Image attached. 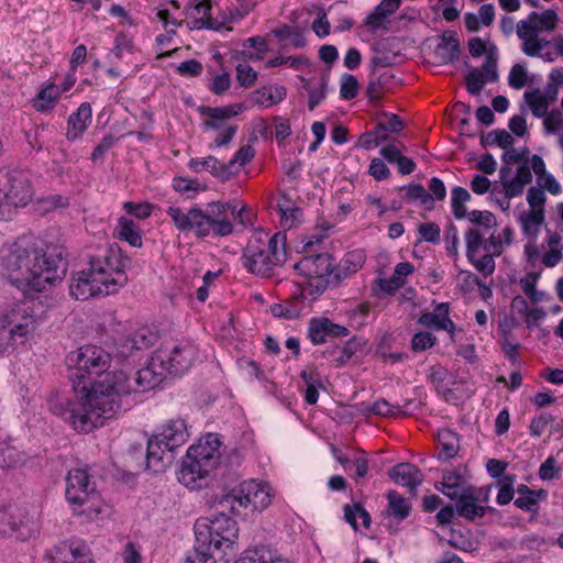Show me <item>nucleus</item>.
<instances>
[{
  "mask_svg": "<svg viewBox=\"0 0 563 563\" xmlns=\"http://www.w3.org/2000/svg\"><path fill=\"white\" fill-rule=\"evenodd\" d=\"M71 362L76 365L73 387L78 402L55 404L51 409L76 431L88 433L122 410L123 397L131 389L129 374L123 369L108 372L110 355L93 345L80 347Z\"/></svg>",
  "mask_w": 563,
  "mask_h": 563,
  "instance_id": "1",
  "label": "nucleus"
},
{
  "mask_svg": "<svg viewBox=\"0 0 563 563\" xmlns=\"http://www.w3.org/2000/svg\"><path fill=\"white\" fill-rule=\"evenodd\" d=\"M67 271L60 253L47 252L25 239L4 244L0 250V274L23 291H45L60 282Z\"/></svg>",
  "mask_w": 563,
  "mask_h": 563,
  "instance_id": "2",
  "label": "nucleus"
},
{
  "mask_svg": "<svg viewBox=\"0 0 563 563\" xmlns=\"http://www.w3.org/2000/svg\"><path fill=\"white\" fill-rule=\"evenodd\" d=\"M229 210L243 227L252 223V213L246 206L238 209L235 205L222 201H212L207 205L206 209L192 207L185 210L177 206H169L166 213L179 232H192L195 236L205 239L209 236L223 238L233 233V222L223 217Z\"/></svg>",
  "mask_w": 563,
  "mask_h": 563,
  "instance_id": "3",
  "label": "nucleus"
},
{
  "mask_svg": "<svg viewBox=\"0 0 563 563\" xmlns=\"http://www.w3.org/2000/svg\"><path fill=\"white\" fill-rule=\"evenodd\" d=\"M128 282L125 261L120 251L110 249L101 257L91 258L88 267L76 272L69 295L76 300L117 294Z\"/></svg>",
  "mask_w": 563,
  "mask_h": 563,
  "instance_id": "4",
  "label": "nucleus"
},
{
  "mask_svg": "<svg viewBox=\"0 0 563 563\" xmlns=\"http://www.w3.org/2000/svg\"><path fill=\"white\" fill-rule=\"evenodd\" d=\"M286 241L285 232H254L242 254L243 267L260 277L273 276L287 260Z\"/></svg>",
  "mask_w": 563,
  "mask_h": 563,
  "instance_id": "5",
  "label": "nucleus"
},
{
  "mask_svg": "<svg viewBox=\"0 0 563 563\" xmlns=\"http://www.w3.org/2000/svg\"><path fill=\"white\" fill-rule=\"evenodd\" d=\"M218 510L212 518L197 520L195 537L201 548H209L220 559V563H228L239 551V528L228 511Z\"/></svg>",
  "mask_w": 563,
  "mask_h": 563,
  "instance_id": "6",
  "label": "nucleus"
},
{
  "mask_svg": "<svg viewBox=\"0 0 563 563\" xmlns=\"http://www.w3.org/2000/svg\"><path fill=\"white\" fill-rule=\"evenodd\" d=\"M273 497V489L267 483L250 479L220 496L216 505L222 511L246 520L267 509Z\"/></svg>",
  "mask_w": 563,
  "mask_h": 563,
  "instance_id": "7",
  "label": "nucleus"
},
{
  "mask_svg": "<svg viewBox=\"0 0 563 563\" xmlns=\"http://www.w3.org/2000/svg\"><path fill=\"white\" fill-rule=\"evenodd\" d=\"M66 499L74 512L87 520L109 515L110 508L101 498L95 482L85 468H73L66 477Z\"/></svg>",
  "mask_w": 563,
  "mask_h": 563,
  "instance_id": "8",
  "label": "nucleus"
},
{
  "mask_svg": "<svg viewBox=\"0 0 563 563\" xmlns=\"http://www.w3.org/2000/svg\"><path fill=\"white\" fill-rule=\"evenodd\" d=\"M34 312L30 301L13 303L0 311V354L13 350L18 340L33 331Z\"/></svg>",
  "mask_w": 563,
  "mask_h": 563,
  "instance_id": "9",
  "label": "nucleus"
},
{
  "mask_svg": "<svg viewBox=\"0 0 563 563\" xmlns=\"http://www.w3.org/2000/svg\"><path fill=\"white\" fill-rule=\"evenodd\" d=\"M246 110L244 103H233L223 107H200L199 112L205 117L201 128L213 134L209 148L228 147L238 132V125L230 120Z\"/></svg>",
  "mask_w": 563,
  "mask_h": 563,
  "instance_id": "10",
  "label": "nucleus"
},
{
  "mask_svg": "<svg viewBox=\"0 0 563 563\" xmlns=\"http://www.w3.org/2000/svg\"><path fill=\"white\" fill-rule=\"evenodd\" d=\"M559 22V15L555 10L548 9L543 12H531L527 19L520 20L516 24V33L521 41V51L527 56L540 54L551 45V42L540 36L543 32L555 30Z\"/></svg>",
  "mask_w": 563,
  "mask_h": 563,
  "instance_id": "11",
  "label": "nucleus"
},
{
  "mask_svg": "<svg viewBox=\"0 0 563 563\" xmlns=\"http://www.w3.org/2000/svg\"><path fill=\"white\" fill-rule=\"evenodd\" d=\"M158 366L168 375H181L198 357L197 347L188 342H167L154 351Z\"/></svg>",
  "mask_w": 563,
  "mask_h": 563,
  "instance_id": "12",
  "label": "nucleus"
},
{
  "mask_svg": "<svg viewBox=\"0 0 563 563\" xmlns=\"http://www.w3.org/2000/svg\"><path fill=\"white\" fill-rule=\"evenodd\" d=\"M299 275L309 280V286L317 294L323 292L329 286H334V260L328 253L306 255L295 264Z\"/></svg>",
  "mask_w": 563,
  "mask_h": 563,
  "instance_id": "13",
  "label": "nucleus"
},
{
  "mask_svg": "<svg viewBox=\"0 0 563 563\" xmlns=\"http://www.w3.org/2000/svg\"><path fill=\"white\" fill-rule=\"evenodd\" d=\"M514 234V230L506 227L498 235L493 232L485 239L484 232H481L478 229H468L465 233L466 256L467 258H473V256H477L482 250L499 256L505 247L512 243Z\"/></svg>",
  "mask_w": 563,
  "mask_h": 563,
  "instance_id": "14",
  "label": "nucleus"
},
{
  "mask_svg": "<svg viewBox=\"0 0 563 563\" xmlns=\"http://www.w3.org/2000/svg\"><path fill=\"white\" fill-rule=\"evenodd\" d=\"M46 563H93L85 541L70 539L62 541L45 553Z\"/></svg>",
  "mask_w": 563,
  "mask_h": 563,
  "instance_id": "15",
  "label": "nucleus"
},
{
  "mask_svg": "<svg viewBox=\"0 0 563 563\" xmlns=\"http://www.w3.org/2000/svg\"><path fill=\"white\" fill-rule=\"evenodd\" d=\"M29 515L16 504L0 505V534L27 537L32 528Z\"/></svg>",
  "mask_w": 563,
  "mask_h": 563,
  "instance_id": "16",
  "label": "nucleus"
},
{
  "mask_svg": "<svg viewBox=\"0 0 563 563\" xmlns=\"http://www.w3.org/2000/svg\"><path fill=\"white\" fill-rule=\"evenodd\" d=\"M155 356L152 354L147 364L139 369L133 377L129 375L131 389L123 397V408L126 405V397L132 393H145L157 387L166 377L167 374L162 366H158Z\"/></svg>",
  "mask_w": 563,
  "mask_h": 563,
  "instance_id": "17",
  "label": "nucleus"
},
{
  "mask_svg": "<svg viewBox=\"0 0 563 563\" xmlns=\"http://www.w3.org/2000/svg\"><path fill=\"white\" fill-rule=\"evenodd\" d=\"M498 79L497 70V48H489L482 69H472L466 76V88L471 95H479L487 82H494Z\"/></svg>",
  "mask_w": 563,
  "mask_h": 563,
  "instance_id": "18",
  "label": "nucleus"
},
{
  "mask_svg": "<svg viewBox=\"0 0 563 563\" xmlns=\"http://www.w3.org/2000/svg\"><path fill=\"white\" fill-rule=\"evenodd\" d=\"M213 471L214 468L207 467L203 462L186 453L177 478L180 484L189 489H200L207 484V479Z\"/></svg>",
  "mask_w": 563,
  "mask_h": 563,
  "instance_id": "19",
  "label": "nucleus"
},
{
  "mask_svg": "<svg viewBox=\"0 0 563 563\" xmlns=\"http://www.w3.org/2000/svg\"><path fill=\"white\" fill-rule=\"evenodd\" d=\"M499 178L507 199L520 196L526 186L532 181V168L530 167L529 159L519 165L514 176L509 167H501Z\"/></svg>",
  "mask_w": 563,
  "mask_h": 563,
  "instance_id": "20",
  "label": "nucleus"
},
{
  "mask_svg": "<svg viewBox=\"0 0 563 563\" xmlns=\"http://www.w3.org/2000/svg\"><path fill=\"white\" fill-rule=\"evenodd\" d=\"M221 439L217 433H207L201 437L197 443L190 445L187 453L194 456V459L203 462L207 467H216L219 464L221 456Z\"/></svg>",
  "mask_w": 563,
  "mask_h": 563,
  "instance_id": "21",
  "label": "nucleus"
},
{
  "mask_svg": "<svg viewBox=\"0 0 563 563\" xmlns=\"http://www.w3.org/2000/svg\"><path fill=\"white\" fill-rule=\"evenodd\" d=\"M350 334L346 327L332 322L329 318H312L308 325V338L313 344H322L328 338H345Z\"/></svg>",
  "mask_w": 563,
  "mask_h": 563,
  "instance_id": "22",
  "label": "nucleus"
},
{
  "mask_svg": "<svg viewBox=\"0 0 563 563\" xmlns=\"http://www.w3.org/2000/svg\"><path fill=\"white\" fill-rule=\"evenodd\" d=\"M418 323L435 331H445L450 339L454 340L456 327L450 318V306L446 302H441L432 311L422 313Z\"/></svg>",
  "mask_w": 563,
  "mask_h": 563,
  "instance_id": "23",
  "label": "nucleus"
},
{
  "mask_svg": "<svg viewBox=\"0 0 563 563\" xmlns=\"http://www.w3.org/2000/svg\"><path fill=\"white\" fill-rule=\"evenodd\" d=\"M210 0H194L187 7V16L190 21V29L201 30H220L222 23L211 16Z\"/></svg>",
  "mask_w": 563,
  "mask_h": 563,
  "instance_id": "24",
  "label": "nucleus"
},
{
  "mask_svg": "<svg viewBox=\"0 0 563 563\" xmlns=\"http://www.w3.org/2000/svg\"><path fill=\"white\" fill-rule=\"evenodd\" d=\"M482 489L472 488L463 497L456 499L455 511L456 515L467 519L474 520L476 518H483L486 514L487 508L478 505V501H487L488 493H485L482 497Z\"/></svg>",
  "mask_w": 563,
  "mask_h": 563,
  "instance_id": "25",
  "label": "nucleus"
},
{
  "mask_svg": "<svg viewBox=\"0 0 563 563\" xmlns=\"http://www.w3.org/2000/svg\"><path fill=\"white\" fill-rule=\"evenodd\" d=\"M164 445L169 450H176L184 445L189 439V430L184 419H170L162 428V431L156 434Z\"/></svg>",
  "mask_w": 563,
  "mask_h": 563,
  "instance_id": "26",
  "label": "nucleus"
},
{
  "mask_svg": "<svg viewBox=\"0 0 563 563\" xmlns=\"http://www.w3.org/2000/svg\"><path fill=\"white\" fill-rule=\"evenodd\" d=\"M389 476L396 484L407 487L411 494H416L417 488L423 482L421 471L410 463L397 464L389 471Z\"/></svg>",
  "mask_w": 563,
  "mask_h": 563,
  "instance_id": "27",
  "label": "nucleus"
},
{
  "mask_svg": "<svg viewBox=\"0 0 563 563\" xmlns=\"http://www.w3.org/2000/svg\"><path fill=\"white\" fill-rule=\"evenodd\" d=\"M173 450L167 449L157 435L147 442L146 466L157 473L163 471L173 460Z\"/></svg>",
  "mask_w": 563,
  "mask_h": 563,
  "instance_id": "28",
  "label": "nucleus"
},
{
  "mask_svg": "<svg viewBox=\"0 0 563 563\" xmlns=\"http://www.w3.org/2000/svg\"><path fill=\"white\" fill-rule=\"evenodd\" d=\"M92 121V110L89 102H82L76 112L67 120L66 137L68 141H76L82 136Z\"/></svg>",
  "mask_w": 563,
  "mask_h": 563,
  "instance_id": "29",
  "label": "nucleus"
},
{
  "mask_svg": "<svg viewBox=\"0 0 563 563\" xmlns=\"http://www.w3.org/2000/svg\"><path fill=\"white\" fill-rule=\"evenodd\" d=\"M298 78L301 81L302 89L308 93V108L312 111L327 97L329 77L321 74L311 78L303 76H298Z\"/></svg>",
  "mask_w": 563,
  "mask_h": 563,
  "instance_id": "30",
  "label": "nucleus"
},
{
  "mask_svg": "<svg viewBox=\"0 0 563 563\" xmlns=\"http://www.w3.org/2000/svg\"><path fill=\"white\" fill-rule=\"evenodd\" d=\"M434 487L451 500L463 497L473 488L460 474L451 471L443 473L442 481L435 483Z\"/></svg>",
  "mask_w": 563,
  "mask_h": 563,
  "instance_id": "31",
  "label": "nucleus"
},
{
  "mask_svg": "<svg viewBox=\"0 0 563 563\" xmlns=\"http://www.w3.org/2000/svg\"><path fill=\"white\" fill-rule=\"evenodd\" d=\"M187 166L191 172L197 174L208 172L221 181L230 179V173L227 170L225 163H221L212 155L190 158Z\"/></svg>",
  "mask_w": 563,
  "mask_h": 563,
  "instance_id": "32",
  "label": "nucleus"
},
{
  "mask_svg": "<svg viewBox=\"0 0 563 563\" xmlns=\"http://www.w3.org/2000/svg\"><path fill=\"white\" fill-rule=\"evenodd\" d=\"M530 167L537 175L538 187L543 191L548 190L551 195L558 196L561 194L562 188L555 177L545 168L543 158L537 154L529 158Z\"/></svg>",
  "mask_w": 563,
  "mask_h": 563,
  "instance_id": "33",
  "label": "nucleus"
},
{
  "mask_svg": "<svg viewBox=\"0 0 563 563\" xmlns=\"http://www.w3.org/2000/svg\"><path fill=\"white\" fill-rule=\"evenodd\" d=\"M234 563H292L265 545L246 549Z\"/></svg>",
  "mask_w": 563,
  "mask_h": 563,
  "instance_id": "34",
  "label": "nucleus"
},
{
  "mask_svg": "<svg viewBox=\"0 0 563 563\" xmlns=\"http://www.w3.org/2000/svg\"><path fill=\"white\" fill-rule=\"evenodd\" d=\"M365 255L362 251L356 250L345 254L339 264H334V286H336L342 279H345L350 275L356 273L364 264Z\"/></svg>",
  "mask_w": 563,
  "mask_h": 563,
  "instance_id": "35",
  "label": "nucleus"
},
{
  "mask_svg": "<svg viewBox=\"0 0 563 563\" xmlns=\"http://www.w3.org/2000/svg\"><path fill=\"white\" fill-rule=\"evenodd\" d=\"M415 267L409 262H401L395 266L394 274L390 278L379 280V287L387 294H393L406 284V278L411 275Z\"/></svg>",
  "mask_w": 563,
  "mask_h": 563,
  "instance_id": "36",
  "label": "nucleus"
},
{
  "mask_svg": "<svg viewBox=\"0 0 563 563\" xmlns=\"http://www.w3.org/2000/svg\"><path fill=\"white\" fill-rule=\"evenodd\" d=\"M117 238L128 242L133 247L142 246V231L140 227L131 219L121 217L115 228Z\"/></svg>",
  "mask_w": 563,
  "mask_h": 563,
  "instance_id": "37",
  "label": "nucleus"
},
{
  "mask_svg": "<svg viewBox=\"0 0 563 563\" xmlns=\"http://www.w3.org/2000/svg\"><path fill=\"white\" fill-rule=\"evenodd\" d=\"M286 97L283 86L264 87L253 92L251 101L261 108H269L280 102Z\"/></svg>",
  "mask_w": 563,
  "mask_h": 563,
  "instance_id": "38",
  "label": "nucleus"
},
{
  "mask_svg": "<svg viewBox=\"0 0 563 563\" xmlns=\"http://www.w3.org/2000/svg\"><path fill=\"white\" fill-rule=\"evenodd\" d=\"M435 56L442 64L454 63L460 56V43L453 35H443L434 51Z\"/></svg>",
  "mask_w": 563,
  "mask_h": 563,
  "instance_id": "39",
  "label": "nucleus"
},
{
  "mask_svg": "<svg viewBox=\"0 0 563 563\" xmlns=\"http://www.w3.org/2000/svg\"><path fill=\"white\" fill-rule=\"evenodd\" d=\"M400 4L401 0H382L366 18L365 24L371 29L379 27L387 16L399 9Z\"/></svg>",
  "mask_w": 563,
  "mask_h": 563,
  "instance_id": "40",
  "label": "nucleus"
},
{
  "mask_svg": "<svg viewBox=\"0 0 563 563\" xmlns=\"http://www.w3.org/2000/svg\"><path fill=\"white\" fill-rule=\"evenodd\" d=\"M60 96L59 87L49 84L37 92L33 99V108L42 113L52 111Z\"/></svg>",
  "mask_w": 563,
  "mask_h": 563,
  "instance_id": "41",
  "label": "nucleus"
},
{
  "mask_svg": "<svg viewBox=\"0 0 563 563\" xmlns=\"http://www.w3.org/2000/svg\"><path fill=\"white\" fill-rule=\"evenodd\" d=\"M278 210L280 214V223L285 229L289 230L301 221L302 210L295 206L287 196H283L278 200Z\"/></svg>",
  "mask_w": 563,
  "mask_h": 563,
  "instance_id": "42",
  "label": "nucleus"
},
{
  "mask_svg": "<svg viewBox=\"0 0 563 563\" xmlns=\"http://www.w3.org/2000/svg\"><path fill=\"white\" fill-rule=\"evenodd\" d=\"M416 408H417V405L413 404V401H411V400L406 401L402 407H399V406L390 405L385 399H378L372 405L371 411L374 415L382 416V417H398V416H408Z\"/></svg>",
  "mask_w": 563,
  "mask_h": 563,
  "instance_id": "43",
  "label": "nucleus"
},
{
  "mask_svg": "<svg viewBox=\"0 0 563 563\" xmlns=\"http://www.w3.org/2000/svg\"><path fill=\"white\" fill-rule=\"evenodd\" d=\"M284 46L291 45L295 48L306 46V37L303 31L298 26L283 25L272 31Z\"/></svg>",
  "mask_w": 563,
  "mask_h": 563,
  "instance_id": "44",
  "label": "nucleus"
},
{
  "mask_svg": "<svg viewBox=\"0 0 563 563\" xmlns=\"http://www.w3.org/2000/svg\"><path fill=\"white\" fill-rule=\"evenodd\" d=\"M495 19V8L492 3L481 5L478 13H466L465 25L468 31L476 32L482 25L489 26Z\"/></svg>",
  "mask_w": 563,
  "mask_h": 563,
  "instance_id": "45",
  "label": "nucleus"
},
{
  "mask_svg": "<svg viewBox=\"0 0 563 563\" xmlns=\"http://www.w3.org/2000/svg\"><path fill=\"white\" fill-rule=\"evenodd\" d=\"M544 222V210H530L519 216V223L526 236L536 241L542 223Z\"/></svg>",
  "mask_w": 563,
  "mask_h": 563,
  "instance_id": "46",
  "label": "nucleus"
},
{
  "mask_svg": "<svg viewBox=\"0 0 563 563\" xmlns=\"http://www.w3.org/2000/svg\"><path fill=\"white\" fill-rule=\"evenodd\" d=\"M388 510L398 520H405L411 510L410 501L396 490L387 493Z\"/></svg>",
  "mask_w": 563,
  "mask_h": 563,
  "instance_id": "47",
  "label": "nucleus"
},
{
  "mask_svg": "<svg viewBox=\"0 0 563 563\" xmlns=\"http://www.w3.org/2000/svg\"><path fill=\"white\" fill-rule=\"evenodd\" d=\"M305 383V400L309 405H314L319 398V389L321 388V380L319 374L313 371H302L300 374Z\"/></svg>",
  "mask_w": 563,
  "mask_h": 563,
  "instance_id": "48",
  "label": "nucleus"
},
{
  "mask_svg": "<svg viewBox=\"0 0 563 563\" xmlns=\"http://www.w3.org/2000/svg\"><path fill=\"white\" fill-rule=\"evenodd\" d=\"M254 155L255 151L251 145L240 147L232 158L225 163L227 170L230 173V179L235 176L243 166L250 163Z\"/></svg>",
  "mask_w": 563,
  "mask_h": 563,
  "instance_id": "49",
  "label": "nucleus"
},
{
  "mask_svg": "<svg viewBox=\"0 0 563 563\" xmlns=\"http://www.w3.org/2000/svg\"><path fill=\"white\" fill-rule=\"evenodd\" d=\"M471 223H473L481 232L487 234L492 229L497 225L496 217L487 210L479 211L473 210L467 212L465 217Z\"/></svg>",
  "mask_w": 563,
  "mask_h": 563,
  "instance_id": "50",
  "label": "nucleus"
},
{
  "mask_svg": "<svg viewBox=\"0 0 563 563\" xmlns=\"http://www.w3.org/2000/svg\"><path fill=\"white\" fill-rule=\"evenodd\" d=\"M471 195L470 192L460 186H456L451 191V207L454 217L457 220L464 219L467 214V210L465 208V203L470 201Z\"/></svg>",
  "mask_w": 563,
  "mask_h": 563,
  "instance_id": "51",
  "label": "nucleus"
},
{
  "mask_svg": "<svg viewBox=\"0 0 563 563\" xmlns=\"http://www.w3.org/2000/svg\"><path fill=\"white\" fill-rule=\"evenodd\" d=\"M285 65L294 70H303L305 68H309L311 63L308 57L305 55H296V56H276L267 60V67H277Z\"/></svg>",
  "mask_w": 563,
  "mask_h": 563,
  "instance_id": "52",
  "label": "nucleus"
},
{
  "mask_svg": "<svg viewBox=\"0 0 563 563\" xmlns=\"http://www.w3.org/2000/svg\"><path fill=\"white\" fill-rule=\"evenodd\" d=\"M525 100L536 118H543L548 114V98L539 90L526 92Z\"/></svg>",
  "mask_w": 563,
  "mask_h": 563,
  "instance_id": "53",
  "label": "nucleus"
},
{
  "mask_svg": "<svg viewBox=\"0 0 563 563\" xmlns=\"http://www.w3.org/2000/svg\"><path fill=\"white\" fill-rule=\"evenodd\" d=\"M183 563H220V559L209 548H201L200 542L196 540L194 551Z\"/></svg>",
  "mask_w": 563,
  "mask_h": 563,
  "instance_id": "54",
  "label": "nucleus"
},
{
  "mask_svg": "<svg viewBox=\"0 0 563 563\" xmlns=\"http://www.w3.org/2000/svg\"><path fill=\"white\" fill-rule=\"evenodd\" d=\"M548 493L544 489H538L534 495L518 496L515 499V505L525 511L537 512L539 509V503L544 500Z\"/></svg>",
  "mask_w": 563,
  "mask_h": 563,
  "instance_id": "55",
  "label": "nucleus"
},
{
  "mask_svg": "<svg viewBox=\"0 0 563 563\" xmlns=\"http://www.w3.org/2000/svg\"><path fill=\"white\" fill-rule=\"evenodd\" d=\"M134 52L133 38L125 33H119L114 40V46L109 54V58L122 59L124 54Z\"/></svg>",
  "mask_w": 563,
  "mask_h": 563,
  "instance_id": "56",
  "label": "nucleus"
},
{
  "mask_svg": "<svg viewBox=\"0 0 563 563\" xmlns=\"http://www.w3.org/2000/svg\"><path fill=\"white\" fill-rule=\"evenodd\" d=\"M438 342L437 336L428 331H419L413 334L410 341V347L415 353H420L433 347Z\"/></svg>",
  "mask_w": 563,
  "mask_h": 563,
  "instance_id": "57",
  "label": "nucleus"
},
{
  "mask_svg": "<svg viewBox=\"0 0 563 563\" xmlns=\"http://www.w3.org/2000/svg\"><path fill=\"white\" fill-rule=\"evenodd\" d=\"M516 477L514 475H506L500 482V488L498 490L496 501L498 505L504 506L509 504L514 499L515 490L512 485Z\"/></svg>",
  "mask_w": 563,
  "mask_h": 563,
  "instance_id": "58",
  "label": "nucleus"
},
{
  "mask_svg": "<svg viewBox=\"0 0 563 563\" xmlns=\"http://www.w3.org/2000/svg\"><path fill=\"white\" fill-rule=\"evenodd\" d=\"M407 197L411 200L419 201L422 206L431 208L433 206V198L427 189L419 184L409 185L407 187Z\"/></svg>",
  "mask_w": 563,
  "mask_h": 563,
  "instance_id": "59",
  "label": "nucleus"
},
{
  "mask_svg": "<svg viewBox=\"0 0 563 563\" xmlns=\"http://www.w3.org/2000/svg\"><path fill=\"white\" fill-rule=\"evenodd\" d=\"M439 440L442 443V451L440 452V459L448 460L453 457L457 452L454 435L451 431L444 430L439 433Z\"/></svg>",
  "mask_w": 563,
  "mask_h": 563,
  "instance_id": "60",
  "label": "nucleus"
},
{
  "mask_svg": "<svg viewBox=\"0 0 563 563\" xmlns=\"http://www.w3.org/2000/svg\"><path fill=\"white\" fill-rule=\"evenodd\" d=\"M486 143L497 145L506 151L514 145V137L506 130H494L487 134Z\"/></svg>",
  "mask_w": 563,
  "mask_h": 563,
  "instance_id": "61",
  "label": "nucleus"
},
{
  "mask_svg": "<svg viewBox=\"0 0 563 563\" xmlns=\"http://www.w3.org/2000/svg\"><path fill=\"white\" fill-rule=\"evenodd\" d=\"M550 42L551 45L544 49H540V54L534 57H540L549 63L554 62L559 56L563 57V37L556 36Z\"/></svg>",
  "mask_w": 563,
  "mask_h": 563,
  "instance_id": "62",
  "label": "nucleus"
},
{
  "mask_svg": "<svg viewBox=\"0 0 563 563\" xmlns=\"http://www.w3.org/2000/svg\"><path fill=\"white\" fill-rule=\"evenodd\" d=\"M131 347L134 350H143L151 346L155 341V334L147 329L136 331L129 340Z\"/></svg>",
  "mask_w": 563,
  "mask_h": 563,
  "instance_id": "63",
  "label": "nucleus"
},
{
  "mask_svg": "<svg viewBox=\"0 0 563 563\" xmlns=\"http://www.w3.org/2000/svg\"><path fill=\"white\" fill-rule=\"evenodd\" d=\"M358 92V81L355 76L345 74L341 79L340 96L344 100L356 97Z\"/></svg>",
  "mask_w": 563,
  "mask_h": 563,
  "instance_id": "64",
  "label": "nucleus"
}]
</instances>
